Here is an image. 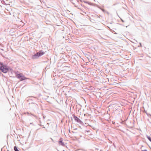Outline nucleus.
<instances>
[{"instance_id":"nucleus-1","label":"nucleus","mask_w":151,"mask_h":151,"mask_svg":"<svg viewBox=\"0 0 151 151\" xmlns=\"http://www.w3.org/2000/svg\"><path fill=\"white\" fill-rule=\"evenodd\" d=\"M44 54V52L42 51H40L37 52L33 55V58L34 59L36 58L37 57L40 56Z\"/></svg>"},{"instance_id":"nucleus-4","label":"nucleus","mask_w":151,"mask_h":151,"mask_svg":"<svg viewBox=\"0 0 151 151\" xmlns=\"http://www.w3.org/2000/svg\"><path fill=\"white\" fill-rule=\"evenodd\" d=\"M73 116L74 120L78 122L81 123V122L80 119L78 118L75 116V115H73Z\"/></svg>"},{"instance_id":"nucleus-3","label":"nucleus","mask_w":151,"mask_h":151,"mask_svg":"<svg viewBox=\"0 0 151 151\" xmlns=\"http://www.w3.org/2000/svg\"><path fill=\"white\" fill-rule=\"evenodd\" d=\"M17 77L20 79L22 81L26 79L27 78L22 73L17 74L16 75Z\"/></svg>"},{"instance_id":"nucleus-2","label":"nucleus","mask_w":151,"mask_h":151,"mask_svg":"<svg viewBox=\"0 0 151 151\" xmlns=\"http://www.w3.org/2000/svg\"><path fill=\"white\" fill-rule=\"evenodd\" d=\"M0 69L3 72L6 73L8 69L6 66L3 65H0Z\"/></svg>"},{"instance_id":"nucleus-5","label":"nucleus","mask_w":151,"mask_h":151,"mask_svg":"<svg viewBox=\"0 0 151 151\" xmlns=\"http://www.w3.org/2000/svg\"><path fill=\"white\" fill-rule=\"evenodd\" d=\"M14 149L15 151H19L18 149H17V147L16 146H14Z\"/></svg>"},{"instance_id":"nucleus-8","label":"nucleus","mask_w":151,"mask_h":151,"mask_svg":"<svg viewBox=\"0 0 151 151\" xmlns=\"http://www.w3.org/2000/svg\"><path fill=\"white\" fill-rule=\"evenodd\" d=\"M142 151H147L146 150H142Z\"/></svg>"},{"instance_id":"nucleus-6","label":"nucleus","mask_w":151,"mask_h":151,"mask_svg":"<svg viewBox=\"0 0 151 151\" xmlns=\"http://www.w3.org/2000/svg\"><path fill=\"white\" fill-rule=\"evenodd\" d=\"M148 139L151 142V137H150L148 136L147 137Z\"/></svg>"},{"instance_id":"nucleus-7","label":"nucleus","mask_w":151,"mask_h":151,"mask_svg":"<svg viewBox=\"0 0 151 151\" xmlns=\"http://www.w3.org/2000/svg\"><path fill=\"white\" fill-rule=\"evenodd\" d=\"M62 141H60V143H62Z\"/></svg>"}]
</instances>
